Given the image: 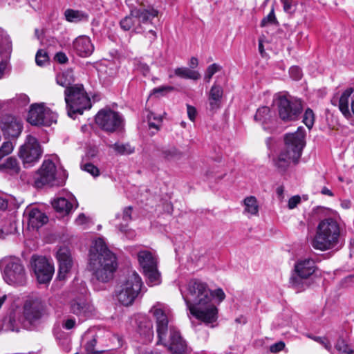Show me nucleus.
Wrapping results in <instances>:
<instances>
[{"label": "nucleus", "mask_w": 354, "mask_h": 354, "mask_svg": "<svg viewBox=\"0 0 354 354\" xmlns=\"http://www.w3.org/2000/svg\"><path fill=\"white\" fill-rule=\"evenodd\" d=\"M183 297L190 314L197 319L207 324L217 320L218 308L212 303V290L205 282L197 279L190 280Z\"/></svg>", "instance_id": "nucleus-1"}, {"label": "nucleus", "mask_w": 354, "mask_h": 354, "mask_svg": "<svg viewBox=\"0 0 354 354\" xmlns=\"http://www.w3.org/2000/svg\"><path fill=\"white\" fill-rule=\"evenodd\" d=\"M125 3L129 9V15L120 20V28L136 33L149 32L156 39L153 20L158 17L160 11L152 6H145L139 0H125Z\"/></svg>", "instance_id": "nucleus-2"}, {"label": "nucleus", "mask_w": 354, "mask_h": 354, "mask_svg": "<svg viewBox=\"0 0 354 354\" xmlns=\"http://www.w3.org/2000/svg\"><path fill=\"white\" fill-rule=\"evenodd\" d=\"M156 320L158 344L167 346L173 354H183L187 349V344L178 330L173 327L169 328V337L167 339L169 330V322L171 309L168 305L162 302H156L149 311Z\"/></svg>", "instance_id": "nucleus-3"}, {"label": "nucleus", "mask_w": 354, "mask_h": 354, "mask_svg": "<svg viewBox=\"0 0 354 354\" xmlns=\"http://www.w3.org/2000/svg\"><path fill=\"white\" fill-rule=\"evenodd\" d=\"M89 270L99 282L107 283L113 278L118 263L116 256L106 245L102 239H96L89 250Z\"/></svg>", "instance_id": "nucleus-4"}, {"label": "nucleus", "mask_w": 354, "mask_h": 354, "mask_svg": "<svg viewBox=\"0 0 354 354\" xmlns=\"http://www.w3.org/2000/svg\"><path fill=\"white\" fill-rule=\"evenodd\" d=\"M305 133L304 127H299L296 132L285 136V147L274 159V165L280 171L285 172L291 162L295 164L298 162L305 146Z\"/></svg>", "instance_id": "nucleus-5"}, {"label": "nucleus", "mask_w": 354, "mask_h": 354, "mask_svg": "<svg viewBox=\"0 0 354 354\" xmlns=\"http://www.w3.org/2000/svg\"><path fill=\"white\" fill-rule=\"evenodd\" d=\"M339 239V224L333 218H326L319 222L310 244L315 250L326 251L337 246Z\"/></svg>", "instance_id": "nucleus-6"}, {"label": "nucleus", "mask_w": 354, "mask_h": 354, "mask_svg": "<svg viewBox=\"0 0 354 354\" xmlns=\"http://www.w3.org/2000/svg\"><path fill=\"white\" fill-rule=\"evenodd\" d=\"M65 102L68 115L75 118L84 110L91 107V100L81 84H76L64 90Z\"/></svg>", "instance_id": "nucleus-7"}, {"label": "nucleus", "mask_w": 354, "mask_h": 354, "mask_svg": "<svg viewBox=\"0 0 354 354\" xmlns=\"http://www.w3.org/2000/svg\"><path fill=\"white\" fill-rule=\"evenodd\" d=\"M67 177L66 170L57 171L52 160H45L34 175V185L37 188H41L45 185L62 186Z\"/></svg>", "instance_id": "nucleus-8"}, {"label": "nucleus", "mask_w": 354, "mask_h": 354, "mask_svg": "<svg viewBox=\"0 0 354 354\" xmlns=\"http://www.w3.org/2000/svg\"><path fill=\"white\" fill-rule=\"evenodd\" d=\"M275 104L279 118L284 122L297 120L303 111L301 100L290 95H279Z\"/></svg>", "instance_id": "nucleus-9"}, {"label": "nucleus", "mask_w": 354, "mask_h": 354, "mask_svg": "<svg viewBox=\"0 0 354 354\" xmlns=\"http://www.w3.org/2000/svg\"><path fill=\"white\" fill-rule=\"evenodd\" d=\"M142 285L141 277L138 273L133 272L122 284L117 295L118 301L124 306L132 304L141 292Z\"/></svg>", "instance_id": "nucleus-10"}, {"label": "nucleus", "mask_w": 354, "mask_h": 354, "mask_svg": "<svg viewBox=\"0 0 354 354\" xmlns=\"http://www.w3.org/2000/svg\"><path fill=\"white\" fill-rule=\"evenodd\" d=\"M315 262L312 259L297 261L295 264V273L290 279L292 287L297 292L304 290L305 286H307L306 279L315 272Z\"/></svg>", "instance_id": "nucleus-11"}, {"label": "nucleus", "mask_w": 354, "mask_h": 354, "mask_svg": "<svg viewBox=\"0 0 354 354\" xmlns=\"http://www.w3.org/2000/svg\"><path fill=\"white\" fill-rule=\"evenodd\" d=\"M95 123L104 131L113 133L123 128L122 115L110 109L100 110L95 115Z\"/></svg>", "instance_id": "nucleus-12"}, {"label": "nucleus", "mask_w": 354, "mask_h": 354, "mask_svg": "<svg viewBox=\"0 0 354 354\" xmlns=\"http://www.w3.org/2000/svg\"><path fill=\"white\" fill-rule=\"evenodd\" d=\"M42 149L37 139L31 135L26 136V141L19 151V156L24 167H29L39 161L42 155Z\"/></svg>", "instance_id": "nucleus-13"}, {"label": "nucleus", "mask_w": 354, "mask_h": 354, "mask_svg": "<svg viewBox=\"0 0 354 354\" xmlns=\"http://www.w3.org/2000/svg\"><path fill=\"white\" fill-rule=\"evenodd\" d=\"M31 268L39 284H48L53 276L55 268L45 257L33 255L31 258Z\"/></svg>", "instance_id": "nucleus-14"}, {"label": "nucleus", "mask_w": 354, "mask_h": 354, "mask_svg": "<svg viewBox=\"0 0 354 354\" xmlns=\"http://www.w3.org/2000/svg\"><path fill=\"white\" fill-rule=\"evenodd\" d=\"M57 115L44 104H33L28 112V122L35 126H50L56 122Z\"/></svg>", "instance_id": "nucleus-15"}, {"label": "nucleus", "mask_w": 354, "mask_h": 354, "mask_svg": "<svg viewBox=\"0 0 354 354\" xmlns=\"http://www.w3.org/2000/svg\"><path fill=\"white\" fill-rule=\"evenodd\" d=\"M46 315L45 305L39 299L28 300L24 306L25 321L30 326H35L39 324Z\"/></svg>", "instance_id": "nucleus-16"}, {"label": "nucleus", "mask_w": 354, "mask_h": 354, "mask_svg": "<svg viewBox=\"0 0 354 354\" xmlns=\"http://www.w3.org/2000/svg\"><path fill=\"white\" fill-rule=\"evenodd\" d=\"M3 279L10 285L23 286L26 283L25 270L19 260L8 262L3 270Z\"/></svg>", "instance_id": "nucleus-17"}, {"label": "nucleus", "mask_w": 354, "mask_h": 354, "mask_svg": "<svg viewBox=\"0 0 354 354\" xmlns=\"http://www.w3.org/2000/svg\"><path fill=\"white\" fill-rule=\"evenodd\" d=\"M70 312L80 319H87L94 315L93 304L84 297H77L70 302Z\"/></svg>", "instance_id": "nucleus-18"}, {"label": "nucleus", "mask_w": 354, "mask_h": 354, "mask_svg": "<svg viewBox=\"0 0 354 354\" xmlns=\"http://www.w3.org/2000/svg\"><path fill=\"white\" fill-rule=\"evenodd\" d=\"M56 258L59 263L58 278L63 280L73 266V259L69 249L66 247L60 248L57 252Z\"/></svg>", "instance_id": "nucleus-19"}, {"label": "nucleus", "mask_w": 354, "mask_h": 354, "mask_svg": "<svg viewBox=\"0 0 354 354\" xmlns=\"http://www.w3.org/2000/svg\"><path fill=\"white\" fill-rule=\"evenodd\" d=\"M254 120L261 123L265 131L270 132L274 130L277 123L276 118L272 115V112L268 106H262L257 109Z\"/></svg>", "instance_id": "nucleus-20"}, {"label": "nucleus", "mask_w": 354, "mask_h": 354, "mask_svg": "<svg viewBox=\"0 0 354 354\" xmlns=\"http://www.w3.org/2000/svg\"><path fill=\"white\" fill-rule=\"evenodd\" d=\"M73 47L76 53L82 57H89L94 50L91 39L84 35L77 37L73 43Z\"/></svg>", "instance_id": "nucleus-21"}, {"label": "nucleus", "mask_w": 354, "mask_h": 354, "mask_svg": "<svg viewBox=\"0 0 354 354\" xmlns=\"http://www.w3.org/2000/svg\"><path fill=\"white\" fill-rule=\"evenodd\" d=\"M22 124L14 118H8L1 127L6 138H17L21 133Z\"/></svg>", "instance_id": "nucleus-22"}, {"label": "nucleus", "mask_w": 354, "mask_h": 354, "mask_svg": "<svg viewBox=\"0 0 354 354\" xmlns=\"http://www.w3.org/2000/svg\"><path fill=\"white\" fill-rule=\"evenodd\" d=\"M138 333L143 338V342H151L153 338V324L147 317H142L138 322Z\"/></svg>", "instance_id": "nucleus-23"}, {"label": "nucleus", "mask_w": 354, "mask_h": 354, "mask_svg": "<svg viewBox=\"0 0 354 354\" xmlns=\"http://www.w3.org/2000/svg\"><path fill=\"white\" fill-rule=\"evenodd\" d=\"M26 214L28 225L32 228H39L48 221L47 216L37 208H32Z\"/></svg>", "instance_id": "nucleus-24"}, {"label": "nucleus", "mask_w": 354, "mask_h": 354, "mask_svg": "<svg viewBox=\"0 0 354 354\" xmlns=\"http://www.w3.org/2000/svg\"><path fill=\"white\" fill-rule=\"evenodd\" d=\"M138 260L142 270H148L157 266L158 263L156 257L148 250H140L138 253Z\"/></svg>", "instance_id": "nucleus-25"}, {"label": "nucleus", "mask_w": 354, "mask_h": 354, "mask_svg": "<svg viewBox=\"0 0 354 354\" xmlns=\"http://www.w3.org/2000/svg\"><path fill=\"white\" fill-rule=\"evenodd\" d=\"M223 94V88L220 85L214 84L208 96L209 106L212 111L217 110L220 108Z\"/></svg>", "instance_id": "nucleus-26"}, {"label": "nucleus", "mask_w": 354, "mask_h": 354, "mask_svg": "<svg viewBox=\"0 0 354 354\" xmlns=\"http://www.w3.org/2000/svg\"><path fill=\"white\" fill-rule=\"evenodd\" d=\"M64 17L66 20L71 23L88 21L89 18L88 13L86 12L71 8L64 11Z\"/></svg>", "instance_id": "nucleus-27"}, {"label": "nucleus", "mask_w": 354, "mask_h": 354, "mask_svg": "<svg viewBox=\"0 0 354 354\" xmlns=\"http://www.w3.org/2000/svg\"><path fill=\"white\" fill-rule=\"evenodd\" d=\"M56 82L57 84L66 88L72 87L75 84V76L73 71L71 68H68L56 76Z\"/></svg>", "instance_id": "nucleus-28"}, {"label": "nucleus", "mask_w": 354, "mask_h": 354, "mask_svg": "<svg viewBox=\"0 0 354 354\" xmlns=\"http://www.w3.org/2000/svg\"><path fill=\"white\" fill-rule=\"evenodd\" d=\"M182 154V152L174 146L164 147L160 150L158 156L166 162H170L180 159Z\"/></svg>", "instance_id": "nucleus-29"}, {"label": "nucleus", "mask_w": 354, "mask_h": 354, "mask_svg": "<svg viewBox=\"0 0 354 354\" xmlns=\"http://www.w3.org/2000/svg\"><path fill=\"white\" fill-rule=\"evenodd\" d=\"M353 92V89L352 88H347L342 93L339 100V109L346 118H349L351 116L348 100Z\"/></svg>", "instance_id": "nucleus-30"}, {"label": "nucleus", "mask_w": 354, "mask_h": 354, "mask_svg": "<svg viewBox=\"0 0 354 354\" xmlns=\"http://www.w3.org/2000/svg\"><path fill=\"white\" fill-rule=\"evenodd\" d=\"M52 205L56 212L64 215L68 214L73 209V204L65 198H57L55 199Z\"/></svg>", "instance_id": "nucleus-31"}, {"label": "nucleus", "mask_w": 354, "mask_h": 354, "mask_svg": "<svg viewBox=\"0 0 354 354\" xmlns=\"http://www.w3.org/2000/svg\"><path fill=\"white\" fill-rule=\"evenodd\" d=\"M109 148L113 149L117 155L127 156L135 152V147L129 143H122L116 142L114 144L107 145Z\"/></svg>", "instance_id": "nucleus-32"}, {"label": "nucleus", "mask_w": 354, "mask_h": 354, "mask_svg": "<svg viewBox=\"0 0 354 354\" xmlns=\"http://www.w3.org/2000/svg\"><path fill=\"white\" fill-rule=\"evenodd\" d=\"M0 170L12 175L17 174L20 171V167L15 158L9 157L3 163L0 165Z\"/></svg>", "instance_id": "nucleus-33"}, {"label": "nucleus", "mask_w": 354, "mask_h": 354, "mask_svg": "<svg viewBox=\"0 0 354 354\" xmlns=\"http://www.w3.org/2000/svg\"><path fill=\"white\" fill-rule=\"evenodd\" d=\"M143 273L147 278V283L149 286H154L160 284L161 275L158 270V266L143 271Z\"/></svg>", "instance_id": "nucleus-34"}, {"label": "nucleus", "mask_w": 354, "mask_h": 354, "mask_svg": "<svg viewBox=\"0 0 354 354\" xmlns=\"http://www.w3.org/2000/svg\"><path fill=\"white\" fill-rule=\"evenodd\" d=\"M174 74L181 78L196 80L201 77L198 71H192L186 67H179L174 70Z\"/></svg>", "instance_id": "nucleus-35"}, {"label": "nucleus", "mask_w": 354, "mask_h": 354, "mask_svg": "<svg viewBox=\"0 0 354 354\" xmlns=\"http://www.w3.org/2000/svg\"><path fill=\"white\" fill-rule=\"evenodd\" d=\"M245 211L252 215H257L259 212V205L254 196L246 197L244 201Z\"/></svg>", "instance_id": "nucleus-36"}, {"label": "nucleus", "mask_w": 354, "mask_h": 354, "mask_svg": "<svg viewBox=\"0 0 354 354\" xmlns=\"http://www.w3.org/2000/svg\"><path fill=\"white\" fill-rule=\"evenodd\" d=\"M335 348L345 354H354V350L347 344L346 341L342 337H339L335 344Z\"/></svg>", "instance_id": "nucleus-37"}, {"label": "nucleus", "mask_w": 354, "mask_h": 354, "mask_svg": "<svg viewBox=\"0 0 354 354\" xmlns=\"http://www.w3.org/2000/svg\"><path fill=\"white\" fill-rule=\"evenodd\" d=\"M270 24H274V25L279 24V22H278V21L276 18L275 14H274V6L272 7L270 13L266 17H263L261 21V27H265Z\"/></svg>", "instance_id": "nucleus-38"}, {"label": "nucleus", "mask_w": 354, "mask_h": 354, "mask_svg": "<svg viewBox=\"0 0 354 354\" xmlns=\"http://www.w3.org/2000/svg\"><path fill=\"white\" fill-rule=\"evenodd\" d=\"M96 343L97 337L95 335H93L92 338L86 342L85 348L88 354H99L104 351V350L95 349V346Z\"/></svg>", "instance_id": "nucleus-39"}, {"label": "nucleus", "mask_w": 354, "mask_h": 354, "mask_svg": "<svg viewBox=\"0 0 354 354\" xmlns=\"http://www.w3.org/2000/svg\"><path fill=\"white\" fill-rule=\"evenodd\" d=\"M303 122L309 129H310L314 125L315 114L311 109L308 108L305 111L303 117Z\"/></svg>", "instance_id": "nucleus-40"}, {"label": "nucleus", "mask_w": 354, "mask_h": 354, "mask_svg": "<svg viewBox=\"0 0 354 354\" xmlns=\"http://www.w3.org/2000/svg\"><path fill=\"white\" fill-rule=\"evenodd\" d=\"M3 326L6 327L8 329L12 331H19L18 327L16 324V321L15 319V315L13 313H10L8 317H6L3 320Z\"/></svg>", "instance_id": "nucleus-41"}, {"label": "nucleus", "mask_w": 354, "mask_h": 354, "mask_svg": "<svg viewBox=\"0 0 354 354\" xmlns=\"http://www.w3.org/2000/svg\"><path fill=\"white\" fill-rule=\"evenodd\" d=\"M283 4V10L288 14H292L295 12L297 2L295 0H280Z\"/></svg>", "instance_id": "nucleus-42"}, {"label": "nucleus", "mask_w": 354, "mask_h": 354, "mask_svg": "<svg viewBox=\"0 0 354 354\" xmlns=\"http://www.w3.org/2000/svg\"><path fill=\"white\" fill-rule=\"evenodd\" d=\"M36 64L42 66L48 62V55L47 53L44 50H39L35 56Z\"/></svg>", "instance_id": "nucleus-43"}, {"label": "nucleus", "mask_w": 354, "mask_h": 354, "mask_svg": "<svg viewBox=\"0 0 354 354\" xmlns=\"http://www.w3.org/2000/svg\"><path fill=\"white\" fill-rule=\"evenodd\" d=\"M307 336L308 337L322 344L327 351H330L331 350V344L326 337L314 336L312 335H308Z\"/></svg>", "instance_id": "nucleus-44"}, {"label": "nucleus", "mask_w": 354, "mask_h": 354, "mask_svg": "<svg viewBox=\"0 0 354 354\" xmlns=\"http://www.w3.org/2000/svg\"><path fill=\"white\" fill-rule=\"evenodd\" d=\"M221 69V67L214 63L211 65H209L206 71L205 75V79L207 82H209L212 79V76L218 71H219Z\"/></svg>", "instance_id": "nucleus-45"}, {"label": "nucleus", "mask_w": 354, "mask_h": 354, "mask_svg": "<svg viewBox=\"0 0 354 354\" xmlns=\"http://www.w3.org/2000/svg\"><path fill=\"white\" fill-rule=\"evenodd\" d=\"M14 149L12 143L10 141L4 142L0 147V160L10 154Z\"/></svg>", "instance_id": "nucleus-46"}, {"label": "nucleus", "mask_w": 354, "mask_h": 354, "mask_svg": "<svg viewBox=\"0 0 354 354\" xmlns=\"http://www.w3.org/2000/svg\"><path fill=\"white\" fill-rule=\"evenodd\" d=\"M134 66L136 70L139 71L140 73H142L144 75H147L150 71L149 66L141 62L139 59H136L134 62Z\"/></svg>", "instance_id": "nucleus-47"}, {"label": "nucleus", "mask_w": 354, "mask_h": 354, "mask_svg": "<svg viewBox=\"0 0 354 354\" xmlns=\"http://www.w3.org/2000/svg\"><path fill=\"white\" fill-rule=\"evenodd\" d=\"M174 90V88L171 86H161L159 87L154 88L152 90L151 94L157 95L158 96L165 95L167 93Z\"/></svg>", "instance_id": "nucleus-48"}, {"label": "nucleus", "mask_w": 354, "mask_h": 354, "mask_svg": "<svg viewBox=\"0 0 354 354\" xmlns=\"http://www.w3.org/2000/svg\"><path fill=\"white\" fill-rule=\"evenodd\" d=\"M82 169L94 177L98 176L100 174L99 169L92 163L84 165Z\"/></svg>", "instance_id": "nucleus-49"}, {"label": "nucleus", "mask_w": 354, "mask_h": 354, "mask_svg": "<svg viewBox=\"0 0 354 354\" xmlns=\"http://www.w3.org/2000/svg\"><path fill=\"white\" fill-rule=\"evenodd\" d=\"M289 73L291 77L295 80H299L301 77V71L298 66H292Z\"/></svg>", "instance_id": "nucleus-50"}, {"label": "nucleus", "mask_w": 354, "mask_h": 354, "mask_svg": "<svg viewBox=\"0 0 354 354\" xmlns=\"http://www.w3.org/2000/svg\"><path fill=\"white\" fill-rule=\"evenodd\" d=\"M132 207L128 206L124 208L122 214V220L125 222H129L131 220Z\"/></svg>", "instance_id": "nucleus-51"}, {"label": "nucleus", "mask_w": 354, "mask_h": 354, "mask_svg": "<svg viewBox=\"0 0 354 354\" xmlns=\"http://www.w3.org/2000/svg\"><path fill=\"white\" fill-rule=\"evenodd\" d=\"M212 299L216 297L218 299L219 302L223 301L225 298V294L221 288H217L214 291H212Z\"/></svg>", "instance_id": "nucleus-52"}, {"label": "nucleus", "mask_w": 354, "mask_h": 354, "mask_svg": "<svg viewBox=\"0 0 354 354\" xmlns=\"http://www.w3.org/2000/svg\"><path fill=\"white\" fill-rule=\"evenodd\" d=\"M285 347L284 342L280 341L270 346V350L272 353H277L282 351Z\"/></svg>", "instance_id": "nucleus-53"}, {"label": "nucleus", "mask_w": 354, "mask_h": 354, "mask_svg": "<svg viewBox=\"0 0 354 354\" xmlns=\"http://www.w3.org/2000/svg\"><path fill=\"white\" fill-rule=\"evenodd\" d=\"M148 120H149V127L150 129L153 128V129H155L156 130L159 129V127H160L161 122H162V118L161 117H158L157 118V122H153L151 120V115H149L148 116Z\"/></svg>", "instance_id": "nucleus-54"}, {"label": "nucleus", "mask_w": 354, "mask_h": 354, "mask_svg": "<svg viewBox=\"0 0 354 354\" xmlns=\"http://www.w3.org/2000/svg\"><path fill=\"white\" fill-rule=\"evenodd\" d=\"M55 59L59 64H65L68 60L66 55L63 52L57 53L55 55Z\"/></svg>", "instance_id": "nucleus-55"}, {"label": "nucleus", "mask_w": 354, "mask_h": 354, "mask_svg": "<svg viewBox=\"0 0 354 354\" xmlns=\"http://www.w3.org/2000/svg\"><path fill=\"white\" fill-rule=\"evenodd\" d=\"M301 202V198L299 196H294L291 197L288 201L289 209H294Z\"/></svg>", "instance_id": "nucleus-56"}, {"label": "nucleus", "mask_w": 354, "mask_h": 354, "mask_svg": "<svg viewBox=\"0 0 354 354\" xmlns=\"http://www.w3.org/2000/svg\"><path fill=\"white\" fill-rule=\"evenodd\" d=\"M76 322L75 319L69 318L63 322V328L66 330H71L75 326Z\"/></svg>", "instance_id": "nucleus-57"}, {"label": "nucleus", "mask_w": 354, "mask_h": 354, "mask_svg": "<svg viewBox=\"0 0 354 354\" xmlns=\"http://www.w3.org/2000/svg\"><path fill=\"white\" fill-rule=\"evenodd\" d=\"M187 115L190 120L194 121L196 116V110L195 107L187 104Z\"/></svg>", "instance_id": "nucleus-58"}, {"label": "nucleus", "mask_w": 354, "mask_h": 354, "mask_svg": "<svg viewBox=\"0 0 354 354\" xmlns=\"http://www.w3.org/2000/svg\"><path fill=\"white\" fill-rule=\"evenodd\" d=\"M0 48H1V46H0ZM3 50L6 52V53H10L11 51V49H12V44H11V41L10 40V38L9 37H6L5 38V46L4 47H2Z\"/></svg>", "instance_id": "nucleus-59"}, {"label": "nucleus", "mask_w": 354, "mask_h": 354, "mask_svg": "<svg viewBox=\"0 0 354 354\" xmlns=\"http://www.w3.org/2000/svg\"><path fill=\"white\" fill-rule=\"evenodd\" d=\"M87 221V218L84 215V214L82 213L80 214L77 218L75 220V222L77 225H83Z\"/></svg>", "instance_id": "nucleus-60"}, {"label": "nucleus", "mask_w": 354, "mask_h": 354, "mask_svg": "<svg viewBox=\"0 0 354 354\" xmlns=\"http://www.w3.org/2000/svg\"><path fill=\"white\" fill-rule=\"evenodd\" d=\"M8 207V201L6 199L0 196V211H4Z\"/></svg>", "instance_id": "nucleus-61"}, {"label": "nucleus", "mask_w": 354, "mask_h": 354, "mask_svg": "<svg viewBox=\"0 0 354 354\" xmlns=\"http://www.w3.org/2000/svg\"><path fill=\"white\" fill-rule=\"evenodd\" d=\"M321 194L323 195H327L330 197L334 196V194L333 193V192L331 190H330L328 188H327L326 187H323L322 188Z\"/></svg>", "instance_id": "nucleus-62"}, {"label": "nucleus", "mask_w": 354, "mask_h": 354, "mask_svg": "<svg viewBox=\"0 0 354 354\" xmlns=\"http://www.w3.org/2000/svg\"><path fill=\"white\" fill-rule=\"evenodd\" d=\"M198 64V59L195 57H192L189 61V66L192 68H196Z\"/></svg>", "instance_id": "nucleus-63"}, {"label": "nucleus", "mask_w": 354, "mask_h": 354, "mask_svg": "<svg viewBox=\"0 0 354 354\" xmlns=\"http://www.w3.org/2000/svg\"><path fill=\"white\" fill-rule=\"evenodd\" d=\"M44 31L42 30H39L38 28L35 30V36L37 39L41 40L42 39Z\"/></svg>", "instance_id": "nucleus-64"}]
</instances>
